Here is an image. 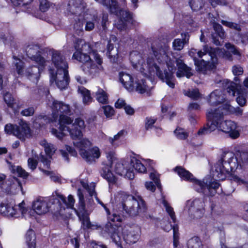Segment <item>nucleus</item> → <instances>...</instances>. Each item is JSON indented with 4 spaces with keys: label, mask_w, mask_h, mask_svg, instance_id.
Returning a JSON list of instances; mask_svg holds the SVG:
<instances>
[{
    "label": "nucleus",
    "mask_w": 248,
    "mask_h": 248,
    "mask_svg": "<svg viewBox=\"0 0 248 248\" xmlns=\"http://www.w3.org/2000/svg\"><path fill=\"white\" fill-rule=\"evenodd\" d=\"M239 166L242 169L248 168V152H239L236 156L232 152L225 153L221 159L214 165L213 178L207 176L202 181L196 179L190 172L181 167L175 168V170L181 178L192 182L193 187L197 192L202 193L204 197H213L220 186L217 179L223 180L227 176H230L232 180L237 183H245L243 180L232 174L233 170Z\"/></svg>",
    "instance_id": "obj_1"
},
{
    "label": "nucleus",
    "mask_w": 248,
    "mask_h": 248,
    "mask_svg": "<svg viewBox=\"0 0 248 248\" xmlns=\"http://www.w3.org/2000/svg\"><path fill=\"white\" fill-rule=\"evenodd\" d=\"M151 49L154 56L159 63H166L168 71L166 70L162 71L160 68L155 63L153 58L149 57L146 62L141 64L140 68L141 73L145 77L156 75L162 81L165 82L170 87L174 88L175 78L173 73L175 68L167 54L168 46L160 40H155L152 44Z\"/></svg>",
    "instance_id": "obj_2"
},
{
    "label": "nucleus",
    "mask_w": 248,
    "mask_h": 248,
    "mask_svg": "<svg viewBox=\"0 0 248 248\" xmlns=\"http://www.w3.org/2000/svg\"><path fill=\"white\" fill-rule=\"evenodd\" d=\"M49 105L53 110L54 118L60 116L59 131L55 128L51 130L52 134L58 139L62 140L65 135V132L69 133L72 139H78L82 136V130L85 127L84 122L80 118H77L74 123L71 119L65 115L71 112L70 106L62 102L55 100L52 97H47Z\"/></svg>",
    "instance_id": "obj_3"
},
{
    "label": "nucleus",
    "mask_w": 248,
    "mask_h": 248,
    "mask_svg": "<svg viewBox=\"0 0 248 248\" xmlns=\"http://www.w3.org/2000/svg\"><path fill=\"white\" fill-rule=\"evenodd\" d=\"M224 113V112L221 111L219 108L207 109L206 112L207 123L198 131V135H204L218 128L225 133L229 134L230 136L233 139L238 137L239 133L237 130L236 123L232 121H223Z\"/></svg>",
    "instance_id": "obj_4"
},
{
    "label": "nucleus",
    "mask_w": 248,
    "mask_h": 248,
    "mask_svg": "<svg viewBox=\"0 0 248 248\" xmlns=\"http://www.w3.org/2000/svg\"><path fill=\"white\" fill-rule=\"evenodd\" d=\"M121 201L119 210L113 213L109 218L113 222H121L126 215L136 217L146 210L145 203L139 196H134L123 193L119 195Z\"/></svg>",
    "instance_id": "obj_5"
},
{
    "label": "nucleus",
    "mask_w": 248,
    "mask_h": 248,
    "mask_svg": "<svg viewBox=\"0 0 248 248\" xmlns=\"http://www.w3.org/2000/svg\"><path fill=\"white\" fill-rule=\"evenodd\" d=\"M218 51V48L205 46L202 50L198 51V56L200 58H202L204 56L205 58L202 60H199L194 58V63L197 70L205 73L207 70L214 69L217 63V54Z\"/></svg>",
    "instance_id": "obj_6"
},
{
    "label": "nucleus",
    "mask_w": 248,
    "mask_h": 248,
    "mask_svg": "<svg viewBox=\"0 0 248 248\" xmlns=\"http://www.w3.org/2000/svg\"><path fill=\"white\" fill-rule=\"evenodd\" d=\"M91 55L99 65V66L93 62L90 56L82 53L81 51H76L73 55V58L83 63L81 67L85 73L93 77L96 76L101 70L100 65L102 61L96 51H93Z\"/></svg>",
    "instance_id": "obj_7"
},
{
    "label": "nucleus",
    "mask_w": 248,
    "mask_h": 248,
    "mask_svg": "<svg viewBox=\"0 0 248 248\" xmlns=\"http://www.w3.org/2000/svg\"><path fill=\"white\" fill-rule=\"evenodd\" d=\"M75 200L72 195H69L67 200L62 195L58 194L48 199L49 211L56 216H63L67 208H74Z\"/></svg>",
    "instance_id": "obj_8"
},
{
    "label": "nucleus",
    "mask_w": 248,
    "mask_h": 248,
    "mask_svg": "<svg viewBox=\"0 0 248 248\" xmlns=\"http://www.w3.org/2000/svg\"><path fill=\"white\" fill-rule=\"evenodd\" d=\"M119 79L126 89L133 90L135 88L136 90L140 93H147L148 94L150 88L146 85L145 79L137 78L134 83L131 76L123 72L120 73Z\"/></svg>",
    "instance_id": "obj_9"
},
{
    "label": "nucleus",
    "mask_w": 248,
    "mask_h": 248,
    "mask_svg": "<svg viewBox=\"0 0 248 248\" xmlns=\"http://www.w3.org/2000/svg\"><path fill=\"white\" fill-rule=\"evenodd\" d=\"M77 195L79 199L78 208V209L74 208L73 209L81 221L83 229H89L94 227V225H91L89 216L85 210L84 195L80 188L78 189Z\"/></svg>",
    "instance_id": "obj_10"
},
{
    "label": "nucleus",
    "mask_w": 248,
    "mask_h": 248,
    "mask_svg": "<svg viewBox=\"0 0 248 248\" xmlns=\"http://www.w3.org/2000/svg\"><path fill=\"white\" fill-rule=\"evenodd\" d=\"M5 131L9 134H13L20 140H24L30 134V128L28 124L21 122L19 125L7 124L5 126Z\"/></svg>",
    "instance_id": "obj_11"
},
{
    "label": "nucleus",
    "mask_w": 248,
    "mask_h": 248,
    "mask_svg": "<svg viewBox=\"0 0 248 248\" xmlns=\"http://www.w3.org/2000/svg\"><path fill=\"white\" fill-rule=\"evenodd\" d=\"M188 214L191 217L200 218L204 213V202L202 199L196 198L192 201H188Z\"/></svg>",
    "instance_id": "obj_12"
},
{
    "label": "nucleus",
    "mask_w": 248,
    "mask_h": 248,
    "mask_svg": "<svg viewBox=\"0 0 248 248\" xmlns=\"http://www.w3.org/2000/svg\"><path fill=\"white\" fill-rule=\"evenodd\" d=\"M107 157L108 163L106 166L102 168L100 171V174L104 178L107 180L109 186H110L115 184L117 181L116 178L113 175L109 169L110 168H111L113 163L115 162L116 158L113 152L108 153L107 154Z\"/></svg>",
    "instance_id": "obj_13"
},
{
    "label": "nucleus",
    "mask_w": 248,
    "mask_h": 248,
    "mask_svg": "<svg viewBox=\"0 0 248 248\" xmlns=\"http://www.w3.org/2000/svg\"><path fill=\"white\" fill-rule=\"evenodd\" d=\"M41 49L36 45H30L26 48L25 51L27 56L32 61H35L38 65L45 67L47 65V61L41 56Z\"/></svg>",
    "instance_id": "obj_14"
},
{
    "label": "nucleus",
    "mask_w": 248,
    "mask_h": 248,
    "mask_svg": "<svg viewBox=\"0 0 248 248\" xmlns=\"http://www.w3.org/2000/svg\"><path fill=\"white\" fill-rule=\"evenodd\" d=\"M49 54L51 56L52 62L57 70L68 68V65L65 61V57L61 51L51 49L49 51Z\"/></svg>",
    "instance_id": "obj_15"
},
{
    "label": "nucleus",
    "mask_w": 248,
    "mask_h": 248,
    "mask_svg": "<svg viewBox=\"0 0 248 248\" xmlns=\"http://www.w3.org/2000/svg\"><path fill=\"white\" fill-rule=\"evenodd\" d=\"M120 226L111 222H108L105 226V231L110 236L113 241L117 245H120L121 243V237L120 233Z\"/></svg>",
    "instance_id": "obj_16"
},
{
    "label": "nucleus",
    "mask_w": 248,
    "mask_h": 248,
    "mask_svg": "<svg viewBox=\"0 0 248 248\" xmlns=\"http://www.w3.org/2000/svg\"><path fill=\"white\" fill-rule=\"evenodd\" d=\"M115 171L117 174L129 179H133L134 178L135 173L133 169L131 170L129 163H116Z\"/></svg>",
    "instance_id": "obj_17"
},
{
    "label": "nucleus",
    "mask_w": 248,
    "mask_h": 248,
    "mask_svg": "<svg viewBox=\"0 0 248 248\" xmlns=\"http://www.w3.org/2000/svg\"><path fill=\"white\" fill-rule=\"evenodd\" d=\"M116 38L114 36H112L108 42L107 52L110 61L113 63H117L119 61L118 50L117 47L114 48L113 44L112 42H115Z\"/></svg>",
    "instance_id": "obj_18"
},
{
    "label": "nucleus",
    "mask_w": 248,
    "mask_h": 248,
    "mask_svg": "<svg viewBox=\"0 0 248 248\" xmlns=\"http://www.w3.org/2000/svg\"><path fill=\"white\" fill-rule=\"evenodd\" d=\"M79 154L84 159L89 163L94 162L95 159H98L100 155L99 149L96 147L88 151L82 149Z\"/></svg>",
    "instance_id": "obj_19"
},
{
    "label": "nucleus",
    "mask_w": 248,
    "mask_h": 248,
    "mask_svg": "<svg viewBox=\"0 0 248 248\" xmlns=\"http://www.w3.org/2000/svg\"><path fill=\"white\" fill-rule=\"evenodd\" d=\"M140 238L139 230L138 228H130L129 230H125L123 232V239L129 244H133L136 243Z\"/></svg>",
    "instance_id": "obj_20"
},
{
    "label": "nucleus",
    "mask_w": 248,
    "mask_h": 248,
    "mask_svg": "<svg viewBox=\"0 0 248 248\" xmlns=\"http://www.w3.org/2000/svg\"><path fill=\"white\" fill-rule=\"evenodd\" d=\"M25 203L22 202L18 205L14 206L13 203H9L8 210L6 216L8 217H17L20 214H23L26 212V208L24 207Z\"/></svg>",
    "instance_id": "obj_21"
},
{
    "label": "nucleus",
    "mask_w": 248,
    "mask_h": 248,
    "mask_svg": "<svg viewBox=\"0 0 248 248\" xmlns=\"http://www.w3.org/2000/svg\"><path fill=\"white\" fill-rule=\"evenodd\" d=\"M175 62L178 67V71L176 73V76L178 78L186 76L189 78L192 75V73L191 72V68L185 64L183 60L176 59Z\"/></svg>",
    "instance_id": "obj_22"
},
{
    "label": "nucleus",
    "mask_w": 248,
    "mask_h": 248,
    "mask_svg": "<svg viewBox=\"0 0 248 248\" xmlns=\"http://www.w3.org/2000/svg\"><path fill=\"white\" fill-rule=\"evenodd\" d=\"M213 26L216 32V34H212V35L213 42L216 46H221L223 41L221 42L220 41L218 37H219L221 40H223L225 37V32L222 27L218 23L214 22Z\"/></svg>",
    "instance_id": "obj_23"
},
{
    "label": "nucleus",
    "mask_w": 248,
    "mask_h": 248,
    "mask_svg": "<svg viewBox=\"0 0 248 248\" xmlns=\"http://www.w3.org/2000/svg\"><path fill=\"white\" fill-rule=\"evenodd\" d=\"M44 68L40 65H39L38 67L34 65L30 66L26 68L25 75L30 80L33 82H36L39 78L41 71Z\"/></svg>",
    "instance_id": "obj_24"
},
{
    "label": "nucleus",
    "mask_w": 248,
    "mask_h": 248,
    "mask_svg": "<svg viewBox=\"0 0 248 248\" xmlns=\"http://www.w3.org/2000/svg\"><path fill=\"white\" fill-rule=\"evenodd\" d=\"M32 207L35 212L38 215L45 214L49 211L48 199H39L35 201Z\"/></svg>",
    "instance_id": "obj_25"
},
{
    "label": "nucleus",
    "mask_w": 248,
    "mask_h": 248,
    "mask_svg": "<svg viewBox=\"0 0 248 248\" xmlns=\"http://www.w3.org/2000/svg\"><path fill=\"white\" fill-rule=\"evenodd\" d=\"M222 82L223 87L227 91L228 94L232 96H234L236 93H237L240 87L239 82L238 83L231 81L228 79H224Z\"/></svg>",
    "instance_id": "obj_26"
},
{
    "label": "nucleus",
    "mask_w": 248,
    "mask_h": 248,
    "mask_svg": "<svg viewBox=\"0 0 248 248\" xmlns=\"http://www.w3.org/2000/svg\"><path fill=\"white\" fill-rule=\"evenodd\" d=\"M52 80L69 81L67 68L58 69V70H57L55 74L52 72V70H51L50 81L52 82Z\"/></svg>",
    "instance_id": "obj_27"
},
{
    "label": "nucleus",
    "mask_w": 248,
    "mask_h": 248,
    "mask_svg": "<svg viewBox=\"0 0 248 248\" xmlns=\"http://www.w3.org/2000/svg\"><path fill=\"white\" fill-rule=\"evenodd\" d=\"M68 6V10L72 14H77L83 10L84 3L83 0H70Z\"/></svg>",
    "instance_id": "obj_28"
},
{
    "label": "nucleus",
    "mask_w": 248,
    "mask_h": 248,
    "mask_svg": "<svg viewBox=\"0 0 248 248\" xmlns=\"http://www.w3.org/2000/svg\"><path fill=\"white\" fill-rule=\"evenodd\" d=\"M222 92L220 90H216L212 92L208 99V102L211 105H217L224 101Z\"/></svg>",
    "instance_id": "obj_29"
},
{
    "label": "nucleus",
    "mask_w": 248,
    "mask_h": 248,
    "mask_svg": "<svg viewBox=\"0 0 248 248\" xmlns=\"http://www.w3.org/2000/svg\"><path fill=\"white\" fill-rule=\"evenodd\" d=\"M217 108H219L224 113L227 112L234 113L237 116L242 115L243 113L242 108L239 107L234 108L228 103L222 104Z\"/></svg>",
    "instance_id": "obj_30"
},
{
    "label": "nucleus",
    "mask_w": 248,
    "mask_h": 248,
    "mask_svg": "<svg viewBox=\"0 0 248 248\" xmlns=\"http://www.w3.org/2000/svg\"><path fill=\"white\" fill-rule=\"evenodd\" d=\"M129 165L131 170L133 169L134 171L136 170L139 172L144 173L146 170L145 167L141 163L140 161L135 157H132L131 159Z\"/></svg>",
    "instance_id": "obj_31"
},
{
    "label": "nucleus",
    "mask_w": 248,
    "mask_h": 248,
    "mask_svg": "<svg viewBox=\"0 0 248 248\" xmlns=\"http://www.w3.org/2000/svg\"><path fill=\"white\" fill-rule=\"evenodd\" d=\"M182 40L180 39H175L173 42L172 46L174 50H181L183 49L184 45L186 43L189 39V35L187 32L182 33Z\"/></svg>",
    "instance_id": "obj_32"
},
{
    "label": "nucleus",
    "mask_w": 248,
    "mask_h": 248,
    "mask_svg": "<svg viewBox=\"0 0 248 248\" xmlns=\"http://www.w3.org/2000/svg\"><path fill=\"white\" fill-rule=\"evenodd\" d=\"M25 239L28 248H35L36 237L33 230L30 229L28 231L26 234Z\"/></svg>",
    "instance_id": "obj_33"
},
{
    "label": "nucleus",
    "mask_w": 248,
    "mask_h": 248,
    "mask_svg": "<svg viewBox=\"0 0 248 248\" xmlns=\"http://www.w3.org/2000/svg\"><path fill=\"white\" fill-rule=\"evenodd\" d=\"M95 97L97 101L102 104L108 103V95L107 93L102 89H98L95 92Z\"/></svg>",
    "instance_id": "obj_34"
},
{
    "label": "nucleus",
    "mask_w": 248,
    "mask_h": 248,
    "mask_svg": "<svg viewBox=\"0 0 248 248\" xmlns=\"http://www.w3.org/2000/svg\"><path fill=\"white\" fill-rule=\"evenodd\" d=\"M40 144L44 147L46 154L50 158L51 156L55 153L56 148L54 145L48 143L46 140H42L40 142Z\"/></svg>",
    "instance_id": "obj_35"
},
{
    "label": "nucleus",
    "mask_w": 248,
    "mask_h": 248,
    "mask_svg": "<svg viewBox=\"0 0 248 248\" xmlns=\"http://www.w3.org/2000/svg\"><path fill=\"white\" fill-rule=\"evenodd\" d=\"M78 91L82 95L83 102L84 104L88 105L92 101L93 98L89 90L83 87H81L78 88Z\"/></svg>",
    "instance_id": "obj_36"
},
{
    "label": "nucleus",
    "mask_w": 248,
    "mask_h": 248,
    "mask_svg": "<svg viewBox=\"0 0 248 248\" xmlns=\"http://www.w3.org/2000/svg\"><path fill=\"white\" fill-rule=\"evenodd\" d=\"M10 170L13 173L17 174L18 176L23 178H27L29 175V173L25 170L18 166L12 165L10 167Z\"/></svg>",
    "instance_id": "obj_37"
},
{
    "label": "nucleus",
    "mask_w": 248,
    "mask_h": 248,
    "mask_svg": "<svg viewBox=\"0 0 248 248\" xmlns=\"http://www.w3.org/2000/svg\"><path fill=\"white\" fill-rule=\"evenodd\" d=\"M104 6H106L109 12L115 15H117L119 12V6L118 2L115 0H108L106 1V4Z\"/></svg>",
    "instance_id": "obj_38"
},
{
    "label": "nucleus",
    "mask_w": 248,
    "mask_h": 248,
    "mask_svg": "<svg viewBox=\"0 0 248 248\" xmlns=\"http://www.w3.org/2000/svg\"><path fill=\"white\" fill-rule=\"evenodd\" d=\"M187 248H202L203 245L200 239L193 237L188 240L187 243Z\"/></svg>",
    "instance_id": "obj_39"
},
{
    "label": "nucleus",
    "mask_w": 248,
    "mask_h": 248,
    "mask_svg": "<svg viewBox=\"0 0 248 248\" xmlns=\"http://www.w3.org/2000/svg\"><path fill=\"white\" fill-rule=\"evenodd\" d=\"M233 40L237 44L240 43L248 44V32L242 34L239 33H235L233 37Z\"/></svg>",
    "instance_id": "obj_40"
},
{
    "label": "nucleus",
    "mask_w": 248,
    "mask_h": 248,
    "mask_svg": "<svg viewBox=\"0 0 248 248\" xmlns=\"http://www.w3.org/2000/svg\"><path fill=\"white\" fill-rule=\"evenodd\" d=\"M189 3L191 9L195 12L202 9L204 5L203 0H190Z\"/></svg>",
    "instance_id": "obj_41"
},
{
    "label": "nucleus",
    "mask_w": 248,
    "mask_h": 248,
    "mask_svg": "<svg viewBox=\"0 0 248 248\" xmlns=\"http://www.w3.org/2000/svg\"><path fill=\"white\" fill-rule=\"evenodd\" d=\"M85 23V20H79L74 24V30L78 35H82L83 33V29Z\"/></svg>",
    "instance_id": "obj_42"
},
{
    "label": "nucleus",
    "mask_w": 248,
    "mask_h": 248,
    "mask_svg": "<svg viewBox=\"0 0 248 248\" xmlns=\"http://www.w3.org/2000/svg\"><path fill=\"white\" fill-rule=\"evenodd\" d=\"M162 204L165 207L166 212L170 215L173 221L175 222L176 221V217L173 208L170 206L169 204L165 199L162 200Z\"/></svg>",
    "instance_id": "obj_43"
},
{
    "label": "nucleus",
    "mask_w": 248,
    "mask_h": 248,
    "mask_svg": "<svg viewBox=\"0 0 248 248\" xmlns=\"http://www.w3.org/2000/svg\"><path fill=\"white\" fill-rule=\"evenodd\" d=\"M0 38L4 44H9L13 41L14 37L8 31L0 32Z\"/></svg>",
    "instance_id": "obj_44"
},
{
    "label": "nucleus",
    "mask_w": 248,
    "mask_h": 248,
    "mask_svg": "<svg viewBox=\"0 0 248 248\" xmlns=\"http://www.w3.org/2000/svg\"><path fill=\"white\" fill-rule=\"evenodd\" d=\"M13 59H14L13 63L16 67L17 72L18 74H21L23 72L24 62L15 56H13Z\"/></svg>",
    "instance_id": "obj_45"
},
{
    "label": "nucleus",
    "mask_w": 248,
    "mask_h": 248,
    "mask_svg": "<svg viewBox=\"0 0 248 248\" xmlns=\"http://www.w3.org/2000/svg\"><path fill=\"white\" fill-rule=\"evenodd\" d=\"M99 110L101 111H103L105 115L108 118L111 117L114 113L113 108L109 105L102 106L99 109Z\"/></svg>",
    "instance_id": "obj_46"
},
{
    "label": "nucleus",
    "mask_w": 248,
    "mask_h": 248,
    "mask_svg": "<svg viewBox=\"0 0 248 248\" xmlns=\"http://www.w3.org/2000/svg\"><path fill=\"white\" fill-rule=\"evenodd\" d=\"M75 146L80 149L79 152L82 149H85L91 146V142L87 139H83L79 142H74Z\"/></svg>",
    "instance_id": "obj_47"
},
{
    "label": "nucleus",
    "mask_w": 248,
    "mask_h": 248,
    "mask_svg": "<svg viewBox=\"0 0 248 248\" xmlns=\"http://www.w3.org/2000/svg\"><path fill=\"white\" fill-rule=\"evenodd\" d=\"M184 94L195 100L198 99L200 97V94L198 89L185 91Z\"/></svg>",
    "instance_id": "obj_48"
},
{
    "label": "nucleus",
    "mask_w": 248,
    "mask_h": 248,
    "mask_svg": "<svg viewBox=\"0 0 248 248\" xmlns=\"http://www.w3.org/2000/svg\"><path fill=\"white\" fill-rule=\"evenodd\" d=\"M221 23L224 26H227L230 28L233 29L236 31H240L241 30V26L237 23L229 22L224 20L221 21Z\"/></svg>",
    "instance_id": "obj_49"
},
{
    "label": "nucleus",
    "mask_w": 248,
    "mask_h": 248,
    "mask_svg": "<svg viewBox=\"0 0 248 248\" xmlns=\"http://www.w3.org/2000/svg\"><path fill=\"white\" fill-rule=\"evenodd\" d=\"M174 133L177 138L180 140H185L188 137V133L182 128H176Z\"/></svg>",
    "instance_id": "obj_50"
},
{
    "label": "nucleus",
    "mask_w": 248,
    "mask_h": 248,
    "mask_svg": "<svg viewBox=\"0 0 248 248\" xmlns=\"http://www.w3.org/2000/svg\"><path fill=\"white\" fill-rule=\"evenodd\" d=\"M4 100L8 107H13L14 104L15 103V100L10 93H6L4 94Z\"/></svg>",
    "instance_id": "obj_51"
},
{
    "label": "nucleus",
    "mask_w": 248,
    "mask_h": 248,
    "mask_svg": "<svg viewBox=\"0 0 248 248\" xmlns=\"http://www.w3.org/2000/svg\"><path fill=\"white\" fill-rule=\"evenodd\" d=\"M40 9L43 12L46 11L50 7V3L47 0H39Z\"/></svg>",
    "instance_id": "obj_52"
},
{
    "label": "nucleus",
    "mask_w": 248,
    "mask_h": 248,
    "mask_svg": "<svg viewBox=\"0 0 248 248\" xmlns=\"http://www.w3.org/2000/svg\"><path fill=\"white\" fill-rule=\"evenodd\" d=\"M55 81L57 86L61 90H62L65 89L69 84L68 80H52V82Z\"/></svg>",
    "instance_id": "obj_53"
},
{
    "label": "nucleus",
    "mask_w": 248,
    "mask_h": 248,
    "mask_svg": "<svg viewBox=\"0 0 248 248\" xmlns=\"http://www.w3.org/2000/svg\"><path fill=\"white\" fill-rule=\"evenodd\" d=\"M158 174L156 173L155 172L151 173L150 174V178L153 180L157 186V187L160 189L161 188V184L160 183V181L158 179Z\"/></svg>",
    "instance_id": "obj_54"
},
{
    "label": "nucleus",
    "mask_w": 248,
    "mask_h": 248,
    "mask_svg": "<svg viewBox=\"0 0 248 248\" xmlns=\"http://www.w3.org/2000/svg\"><path fill=\"white\" fill-rule=\"evenodd\" d=\"M225 46L228 50H229L233 54L239 56H240V53L236 49L234 45L231 44V43H226L225 44Z\"/></svg>",
    "instance_id": "obj_55"
},
{
    "label": "nucleus",
    "mask_w": 248,
    "mask_h": 248,
    "mask_svg": "<svg viewBox=\"0 0 248 248\" xmlns=\"http://www.w3.org/2000/svg\"><path fill=\"white\" fill-rule=\"evenodd\" d=\"M34 108L32 107L25 108L21 112V114L25 116H31L33 115L34 113Z\"/></svg>",
    "instance_id": "obj_56"
},
{
    "label": "nucleus",
    "mask_w": 248,
    "mask_h": 248,
    "mask_svg": "<svg viewBox=\"0 0 248 248\" xmlns=\"http://www.w3.org/2000/svg\"><path fill=\"white\" fill-rule=\"evenodd\" d=\"M12 3L15 6L22 5L24 6L30 3L32 0H11Z\"/></svg>",
    "instance_id": "obj_57"
},
{
    "label": "nucleus",
    "mask_w": 248,
    "mask_h": 248,
    "mask_svg": "<svg viewBox=\"0 0 248 248\" xmlns=\"http://www.w3.org/2000/svg\"><path fill=\"white\" fill-rule=\"evenodd\" d=\"M209 1L214 7L217 5L226 6L228 4V2L226 0H209Z\"/></svg>",
    "instance_id": "obj_58"
},
{
    "label": "nucleus",
    "mask_w": 248,
    "mask_h": 248,
    "mask_svg": "<svg viewBox=\"0 0 248 248\" xmlns=\"http://www.w3.org/2000/svg\"><path fill=\"white\" fill-rule=\"evenodd\" d=\"M124 131L121 130L117 134L115 135L113 138L109 137L108 141L112 145H114V142L115 140H118L122 136H123L124 134Z\"/></svg>",
    "instance_id": "obj_59"
},
{
    "label": "nucleus",
    "mask_w": 248,
    "mask_h": 248,
    "mask_svg": "<svg viewBox=\"0 0 248 248\" xmlns=\"http://www.w3.org/2000/svg\"><path fill=\"white\" fill-rule=\"evenodd\" d=\"M85 44L84 41L81 39H77L75 41L74 47L77 50L76 51H80L82 46Z\"/></svg>",
    "instance_id": "obj_60"
},
{
    "label": "nucleus",
    "mask_w": 248,
    "mask_h": 248,
    "mask_svg": "<svg viewBox=\"0 0 248 248\" xmlns=\"http://www.w3.org/2000/svg\"><path fill=\"white\" fill-rule=\"evenodd\" d=\"M232 72L234 75H241L243 73V69L239 65H234L232 68Z\"/></svg>",
    "instance_id": "obj_61"
},
{
    "label": "nucleus",
    "mask_w": 248,
    "mask_h": 248,
    "mask_svg": "<svg viewBox=\"0 0 248 248\" xmlns=\"http://www.w3.org/2000/svg\"><path fill=\"white\" fill-rule=\"evenodd\" d=\"M38 159L42 162L47 168H49L50 161L45 155H40L38 157Z\"/></svg>",
    "instance_id": "obj_62"
},
{
    "label": "nucleus",
    "mask_w": 248,
    "mask_h": 248,
    "mask_svg": "<svg viewBox=\"0 0 248 248\" xmlns=\"http://www.w3.org/2000/svg\"><path fill=\"white\" fill-rule=\"evenodd\" d=\"M80 183L82 186L88 191L90 195L91 196H93L94 192V188L93 187H90L88 184L84 182L83 181H81Z\"/></svg>",
    "instance_id": "obj_63"
},
{
    "label": "nucleus",
    "mask_w": 248,
    "mask_h": 248,
    "mask_svg": "<svg viewBox=\"0 0 248 248\" xmlns=\"http://www.w3.org/2000/svg\"><path fill=\"white\" fill-rule=\"evenodd\" d=\"M28 164L29 167L32 170H34L36 168L37 161L32 158H29L28 160Z\"/></svg>",
    "instance_id": "obj_64"
}]
</instances>
